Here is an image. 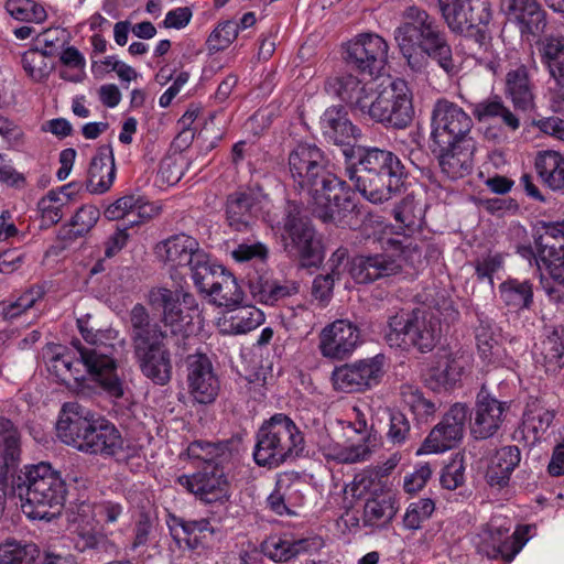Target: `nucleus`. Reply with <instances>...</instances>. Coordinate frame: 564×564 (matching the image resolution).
<instances>
[{"instance_id": "obj_1", "label": "nucleus", "mask_w": 564, "mask_h": 564, "mask_svg": "<svg viewBox=\"0 0 564 564\" xmlns=\"http://www.w3.org/2000/svg\"><path fill=\"white\" fill-rule=\"evenodd\" d=\"M327 159L315 144L300 143L289 154V172L294 185L312 198L313 213L323 221H335L351 210L350 186L327 170Z\"/></svg>"}, {"instance_id": "obj_2", "label": "nucleus", "mask_w": 564, "mask_h": 564, "mask_svg": "<svg viewBox=\"0 0 564 564\" xmlns=\"http://www.w3.org/2000/svg\"><path fill=\"white\" fill-rule=\"evenodd\" d=\"M77 326L86 341V345L79 340L72 343L78 355V360L75 361L69 352L56 354L50 361L51 369L57 376L68 372L77 380L79 370L76 366L82 364L109 397L122 398L123 382L118 377L117 362L113 358L116 345L119 341V332L113 328L96 329L89 324L88 318H78Z\"/></svg>"}, {"instance_id": "obj_3", "label": "nucleus", "mask_w": 564, "mask_h": 564, "mask_svg": "<svg viewBox=\"0 0 564 564\" xmlns=\"http://www.w3.org/2000/svg\"><path fill=\"white\" fill-rule=\"evenodd\" d=\"M345 175L372 204L388 202L400 191L408 171L397 154L373 148H344Z\"/></svg>"}, {"instance_id": "obj_4", "label": "nucleus", "mask_w": 564, "mask_h": 564, "mask_svg": "<svg viewBox=\"0 0 564 564\" xmlns=\"http://www.w3.org/2000/svg\"><path fill=\"white\" fill-rule=\"evenodd\" d=\"M400 53L413 70H421L434 61L447 74L455 70L452 47L444 28L427 11L410 6L402 12V22L394 30Z\"/></svg>"}, {"instance_id": "obj_5", "label": "nucleus", "mask_w": 564, "mask_h": 564, "mask_svg": "<svg viewBox=\"0 0 564 564\" xmlns=\"http://www.w3.org/2000/svg\"><path fill=\"white\" fill-rule=\"evenodd\" d=\"M57 437L79 452L113 457L123 451V438L116 425L105 419H94L78 402H66L56 423Z\"/></svg>"}, {"instance_id": "obj_6", "label": "nucleus", "mask_w": 564, "mask_h": 564, "mask_svg": "<svg viewBox=\"0 0 564 564\" xmlns=\"http://www.w3.org/2000/svg\"><path fill=\"white\" fill-rule=\"evenodd\" d=\"M129 316L133 355L141 373L154 384H167L172 378L173 364L172 354L165 344L166 330L152 321L142 304H135Z\"/></svg>"}, {"instance_id": "obj_7", "label": "nucleus", "mask_w": 564, "mask_h": 564, "mask_svg": "<svg viewBox=\"0 0 564 564\" xmlns=\"http://www.w3.org/2000/svg\"><path fill=\"white\" fill-rule=\"evenodd\" d=\"M19 495L25 488L23 512L34 520L51 521L61 514L66 498V484L59 473L47 463L28 467L18 476Z\"/></svg>"}, {"instance_id": "obj_8", "label": "nucleus", "mask_w": 564, "mask_h": 564, "mask_svg": "<svg viewBox=\"0 0 564 564\" xmlns=\"http://www.w3.org/2000/svg\"><path fill=\"white\" fill-rule=\"evenodd\" d=\"M305 448L303 433L284 413L264 421L256 434L253 459L263 467H279L288 458L300 456Z\"/></svg>"}, {"instance_id": "obj_9", "label": "nucleus", "mask_w": 564, "mask_h": 564, "mask_svg": "<svg viewBox=\"0 0 564 564\" xmlns=\"http://www.w3.org/2000/svg\"><path fill=\"white\" fill-rule=\"evenodd\" d=\"M441 337V322L433 313L414 310L412 313H398L388 321L386 343L392 348L421 352L433 350Z\"/></svg>"}, {"instance_id": "obj_10", "label": "nucleus", "mask_w": 564, "mask_h": 564, "mask_svg": "<svg viewBox=\"0 0 564 564\" xmlns=\"http://www.w3.org/2000/svg\"><path fill=\"white\" fill-rule=\"evenodd\" d=\"M365 115L386 127L404 129L414 117L412 94L408 83L395 78L372 96Z\"/></svg>"}, {"instance_id": "obj_11", "label": "nucleus", "mask_w": 564, "mask_h": 564, "mask_svg": "<svg viewBox=\"0 0 564 564\" xmlns=\"http://www.w3.org/2000/svg\"><path fill=\"white\" fill-rule=\"evenodd\" d=\"M150 305L161 312V323L174 336H181L184 346L189 340L193 330L192 311L196 308L193 294L184 290L155 288L149 292ZM184 350L186 347L183 348Z\"/></svg>"}, {"instance_id": "obj_12", "label": "nucleus", "mask_w": 564, "mask_h": 564, "mask_svg": "<svg viewBox=\"0 0 564 564\" xmlns=\"http://www.w3.org/2000/svg\"><path fill=\"white\" fill-rule=\"evenodd\" d=\"M387 368V357L383 354H377L335 367L332 372V383L339 392H366L382 382Z\"/></svg>"}, {"instance_id": "obj_13", "label": "nucleus", "mask_w": 564, "mask_h": 564, "mask_svg": "<svg viewBox=\"0 0 564 564\" xmlns=\"http://www.w3.org/2000/svg\"><path fill=\"white\" fill-rule=\"evenodd\" d=\"M387 251L375 254H358L350 261L349 273L359 284L373 283L402 272L404 247L399 239H388Z\"/></svg>"}, {"instance_id": "obj_14", "label": "nucleus", "mask_w": 564, "mask_h": 564, "mask_svg": "<svg viewBox=\"0 0 564 564\" xmlns=\"http://www.w3.org/2000/svg\"><path fill=\"white\" fill-rule=\"evenodd\" d=\"M300 207L288 204L283 223L284 249L292 257H297L303 267L316 265L322 260L321 242L310 223L300 217Z\"/></svg>"}, {"instance_id": "obj_15", "label": "nucleus", "mask_w": 564, "mask_h": 564, "mask_svg": "<svg viewBox=\"0 0 564 564\" xmlns=\"http://www.w3.org/2000/svg\"><path fill=\"white\" fill-rule=\"evenodd\" d=\"M471 117L458 105L445 98L437 99L431 116V138L437 147H448L453 142L473 140Z\"/></svg>"}, {"instance_id": "obj_16", "label": "nucleus", "mask_w": 564, "mask_h": 564, "mask_svg": "<svg viewBox=\"0 0 564 564\" xmlns=\"http://www.w3.org/2000/svg\"><path fill=\"white\" fill-rule=\"evenodd\" d=\"M389 45L376 33H360L345 45V61L360 73L379 75L388 63Z\"/></svg>"}, {"instance_id": "obj_17", "label": "nucleus", "mask_w": 564, "mask_h": 564, "mask_svg": "<svg viewBox=\"0 0 564 564\" xmlns=\"http://www.w3.org/2000/svg\"><path fill=\"white\" fill-rule=\"evenodd\" d=\"M323 546L324 541L321 536L304 535L292 530L272 533L260 544L261 553L272 562L280 564L315 553Z\"/></svg>"}, {"instance_id": "obj_18", "label": "nucleus", "mask_w": 564, "mask_h": 564, "mask_svg": "<svg viewBox=\"0 0 564 564\" xmlns=\"http://www.w3.org/2000/svg\"><path fill=\"white\" fill-rule=\"evenodd\" d=\"M471 412L465 403H454L424 440L417 454L444 453L463 440L465 424Z\"/></svg>"}, {"instance_id": "obj_19", "label": "nucleus", "mask_w": 564, "mask_h": 564, "mask_svg": "<svg viewBox=\"0 0 564 564\" xmlns=\"http://www.w3.org/2000/svg\"><path fill=\"white\" fill-rule=\"evenodd\" d=\"M176 484L206 503L228 501L230 485L223 465H205L193 474H183Z\"/></svg>"}, {"instance_id": "obj_20", "label": "nucleus", "mask_w": 564, "mask_h": 564, "mask_svg": "<svg viewBox=\"0 0 564 564\" xmlns=\"http://www.w3.org/2000/svg\"><path fill=\"white\" fill-rule=\"evenodd\" d=\"M510 404L495 398L482 386L476 395L470 434L475 440H487L497 434L505 422Z\"/></svg>"}, {"instance_id": "obj_21", "label": "nucleus", "mask_w": 564, "mask_h": 564, "mask_svg": "<svg viewBox=\"0 0 564 564\" xmlns=\"http://www.w3.org/2000/svg\"><path fill=\"white\" fill-rule=\"evenodd\" d=\"M360 343V330L356 324L348 319H336L322 329L318 350L327 359L344 360Z\"/></svg>"}, {"instance_id": "obj_22", "label": "nucleus", "mask_w": 564, "mask_h": 564, "mask_svg": "<svg viewBox=\"0 0 564 564\" xmlns=\"http://www.w3.org/2000/svg\"><path fill=\"white\" fill-rule=\"evenodd\" d=\"M268 203L267 195L251 189L229 194L225 207L228 226L240 232L251 230Z\"/></svg>"}, {"instance_id": "obj_23", "label": "nucleus", "mask_w": 564, "mask_h": 564, "mask_svg": "<svg viewBox=\"0 0 564 564\" xmlns=\"http://www.w3.org/2000/svg\"><path fill=\"white\" fill-rule=\"evenodd\" d=\"M441 15L452 32L463 33L469 26L488 24L491 10L488 0H447Z\"/></svg>"}, {"instance_id": "obj_24", "label": "nucleus", "mask_w": 564, "mask_h": 564, "mask_svg": "<svg viewBox=\"0 0 564 564\" xmlns=\"http://www.w3.org/2000/svg\"><path fill=\"white\" fill-rule=\"evenodd\" d=\"M509 531L510 527L492 519L474 539L477 552L491 560L501 558L507 564L511 563L521 551V544L510 541Z\"/></svg>"}, {"instance_id": "obj_25", "label": "nucleus", "mask_w": 564, "mask_h": 564, "mask_svg": "<svg viewBox=\"0 0 564 564\" xmlns=\"http://www.w3.org/2000/svg\"><path fill=\"white\" fill-rule=\"evenodd\" d=\"M325 90L350 107L366 113L375 95V84L371 80L364 82L357 76L346 73L329 77L325 82Z\"/></svg>"}, {"instance_id": "obj_26", "label": "nucleus", "mask_w": 564, "mask_h": 564, "mask_svg": "<svg viewBox=\"0 0 564 564\" xmlns=\"http://www.w3.org/2000/svg\"><path fill=\"white\" fill-rule=\"evenodd\" d=\"M507 19L518 26L522 35L541 36L547 25L546 12L538 0H501Z\"/></svg>"}, {"instance_id": "obj_27", "label": "nucleus", "mask_w": 564, "mask_h": 564, "mask_svg": "<svg viewBox=\"0 0 564 564\" xmlns=\"http://www.w3.org/2000/svg\"><path fill=\"white\" fill-rule=\"evenodd\" d=\"M187 382L191 395L202 404L215 401L219 391V380L206 355L197 354L188 358Z\"/></svg>"}, {"instance_id": "obj_28", "label": "nucleus", "mask_w": 564, "mask_h": 564, "mask_svg": "<svg viewBox=\"0 0 564 564\" xmlns=\"http://www.w3.org/2000/svg\"><path fill=\"white\" fill-rule=\"evenodd\" d=\"M199 252H205L198 241L188 235L177 234L160 241L155 246V254L171 268H185L189 270L196 262Z\"/></svg>"}, {"instance_id": "obj_29", "label": "nucleus", "mask_w": 564, "mask_h": 564, "mask_svg": "<svg viewBox=\"0 0 564 564\" xmlns=\"http://www.w3.org/2000/svg\"><path fill=\"white\" fill-rule=\"evenodd\" d=\"M438 148V163L442 172L451 180H458L471 172L475 141H455L448 147Z\"/></svg>"}, {"instance_id": "obj_30", "label": "nucleus", "mask_w": 564, "mask_h": 564, "mask_svg": "<svg viewBox=\"0 0 564 564\" xmlns=\"http://www.w3.org/2000/svg\"><path fill=\"white\" fill-rule=\"evenodd\" d=\"M503 91L516 110L530 111L535 107V84L524 64L507 72Z\"/></svg>"}, {"instance_id": "obj_31", "label": "nucleus", "mask_w": 564, "mask_h": 564, "mask_svg": "<svg viewBox=\"0 0 564 564\" xmlns=\"http://www.w3.org/2000/svg\"><path fill=\"white\" fill-rule=\"evenodd\" d=\"M22 435L15 422L0 415V473L3 477L12 476L21 464Z\"/></svg>"}, {"instance_id": "obj_32", "label": "nucleus", "mask_w": 564, "mask_h": 564, "mask_svg": "<svg viewBox=\"0 0 564 564\" xmlns=\"http://www.w3.org/2000/svg\"><path fill=\"white\" fill-rule=\"evenodd\" d=\"M167 525L174 539H182L191 550L208 546L216 533V529L206 518L186 520L171 514Z\"/></svg>"}, {"instance_id": "obj_33", "label": "nucleus", "mask_w": 564, "mask_h": 564, "mask_svg": "<svg viewBox=\"0 0 564 564\" xmlns=\"http://www.w3.org/2000/svg\"><path fill=\"white\" fill-rule=\"evenodd\" d=\"M248 285L254 301L270 306L296 295L300 291V284L295 281L265 275L250 278Z\"/></svg>"}, {"instance_id": "obj_34", "label": "nucleus", "mask_w": 564, "mask_h": 564, "mask_svg": "<svg viewBox=\"0 0 564 564\" xmlns=\"http://www.w3.org/2000/svg\"><path fill=\"white\" fill-rule=\"evenodd\" d=\"M319 124L327 141L345 148H351L350 141L360 134L359 129L351 123L348 112L343 106L327 108L321 117Z\"/></svg>"}, {"instance_id": "obj_35", "label": "nucleus", "mask_w": 564, "mask_h": 564, "mask_svg": "<svg viewBox=\"0 0 564 564\" xmlns=\"http://www.w3.org/2000/svg\"><path fill=\"white\" fill-rule=\"evenodd\" d=\"M116 178L113 151L110 145L98 148L93 156L87 177V189L93 194H102L110 189Z\"/></svg>"}, {"instance_id": "obj_36", "label": "nucleus", "mask_w": 564, "mask_h": 564, "mask_svg": "<svg viewBox=\"0 0 564 564\" xmlns=\"http://www.w3.org/2000/svg\"><path fill=\"white\" fill-rule=\"evenodd\" d=\"M469 362L470 356L464 351L443 350L436 355L435 365L430 370L431 378L442 387L453 388L462 380Z\"/></svg>"}, {"instance_id": "obj_37", "label": "nucleus", "mask_w": 564, "mask_h": 564, "mask_svg": "<svg viewBox=\"0 0 564 564\" xmlns=\"http://www.w3.org/2000/svg\"><path fill=\"white\" fill-rule=\"evenodd\" d=\"M521 451L516 445H506L496 451L487 468L486 479L491 487L508 486L511 475L520 465Z\"/></svg>"}, {"instance_id": "obj_38", "label": "nucleus", "mask_w": 564, "mask_h": 564, "mask_svg": "<svg viewBox=\"0 0 564 564\" xmlns=\"http://www.w3.org/2000/svg\"><path fill=\"white\" fill-rule=\"evenodd\" d=\"M534 170L544 186L564 194V154L555 150H542L535 154Z\"/></svg>"}, {"instance_id": "obj_39", "label": "nucleus", "mask_w": 564, "mask_h": 564, "mask_svg": "<svg viewBox=\"0 0 564 564\" xmlns=\"http://www.w3.org/2000/svg\"><path fill=\"white\" fill-rule=\"evenodd\" d=\"M264 318V313L253 305H237L228 308L219 327L224 334L241 335L258 328Z\"/></svg>"}, {"instance_id": "obj_40", "label": "nucleus", "mask_w": 564, "mask_h": 564, "mask_svg": "<svg viewBox=\"0 0 564 564\" xmlns=\"http://www.w3.org/2000/svg\"><path fill=\"white\" fill-rule=\"evenodd\" d=\"M471 112L479 122L499 119L501 126L512 132L521 126L520 118L505 105L502 98L498 95L471 104Z\"/></svg>"}, {"instance_id": "obj_41", "label": "nucleus", "mask_w": 564, "mask_h": 564, "mask_svg": "<svg viewBox=\"0 0 564 564\" xmlns=\"http://www.w3.org/2000/svg\"><path fill=\"white\" fill-rule=\"evenodd\" d=\"M376 445V436L368 435L365 437L364 443H355L348 446H343L338 443H326L325 441L323 444H319V449L326 459L340 464H355L367 460Z\"/></svg>"}, {"instance_id": "obj_42", "label": "nucleus", "mask_w": 564, "mask_h": 564, "mask_svg": "<svg viewBox=\"0 0 564 564\" xmlns=\"http://www.w3.org/2000/svg\"><path fill=\"white\" fill-rule=\"evenodd\" d=\"M536 364L541 365L546 373H555L564 367L563 326H554L547 329L536 355Z\"/></svg>"}, {"instance_id": "obj_43", "label": "nucleus", "mask_w": 564, "mask_h": 564, "mask_svg": "<svg viewBox=\"0 0 564 564\" xmlns=\"http://www.w3.org/2000/svg\"><path fill=\"white\" fill-rule=\"evenodd\" d=\"M304 496L299 484L291 482L288 478H280L267 499L268 507L278 516L295 514L294 508L302 506Z\"/></svg>"}, {"instance_id": "obj_44", "label": "nucleus", "mask_w": 564, "mask_h": 564, "mask_svg": "<svg viewBox=\"0 0 564 564\" xmlns=\"http://www.w3.org/2000/svg\"><path fill=\"white\" fill-rule=\"evenodd\" d=\"M475 328V339L479 357L487 365L500 359L501 332L492 319L479 317Z\"/></svg>"}, {"instance_id": "obj_45", "label": "nucleus", "mask_w": 564, "mask_h": 564, "mask_svg": "<svg viewBox=\"0 0 564 564\" xmlns=\"http://www.w3.org/2000/svg\"><path fill=\"white\" fill-rule=\"evenodd\" d=\"M541 62L556 85L564 88V36L549 35L538 41Z\"/></svg>"}, {"instance_id": "obj_46", "label": "nucleus", "mask_w": 564, "mask_h": 564, "mask_svg": "<svg viewBox=\"0 0 564 564\" xmlns=\"http://www.w3.org/2000/svg\"><path fill=\"white\" fill-rule=\"evenodd\" d=\"M398 512L397 501L392 496H379L366 501L362 512V525L372 531L386 529Z\"/></svg>"}, {"instance_id": "obj_47", "label": "nucleus", "mask_w": 564, "mask_h": 564, "mask_svg": "<svg viewBox=\"0 0 564 564\" xmlns=\"http://www.w3.org/2000/svg\"><path fill=\"white\" fill-rule=\"evenodd\" d=\"M191 459L202 460L205 465H224L232 457V442H207L203 440L192 442L186 449Z\"/></svg>"}, {"instance_id": "obj_48", "label": "nucleus", "mask_w": 564, "mask_h": 564, "mask_svg": "<svg viewBox=\"0 0 564 564\" xmlns=\"http://www.w3.org/2000/svg\"><path fill=\"white\" fill-rule=\"evenodd\" d=\"M499 295L511 311L530 310L533 304V285L527 280L508 279L499 285Z\"/></svg>"}, {"instance_id": "obj_49", "label": "nucleus", "mask_w": 564, "mask_h": 564, "mask_svg": "<svg viewBox=\"0 0 564 564\" xmlns=\"http://www.w3.org/2000/svg\"><path fill=\"white\" fill-rule=\"evenodd\" d=\"M195 259L196 262L189 270L192 279L198 291L209 296L220 281V276L225 275L227 271L221 265L213 264L206 252H199Z\"/></svg>"}, {"instance_id": "obj_50", "label": "nucleus", "mask_w": 564, "mask_h": 564, "mask_svg": "<svg viewBox=\"0 0 564 564\" xmlns=\"http://www.w3.org/2000/svg\"><path fill=\"white\" fill-rule=\"evenodd\" d=\"M387 417L386 440L393 447H402L412 438L411 423L405 413L398 409L383 408Z\"/></svg>"}, {"instance_id": "obj_51", "label": "nucleus", "mask_w": 564, "mask_h": 564, "mask_svg": "<svg viewBox=\"0 0 564 564\" xmlns=\"http://www.w3.org/2000/svg\"><path fill=\"white\" fill-rule=\"evenodd\" d=\"M40 549L34 543L7 539L0 543V564H34Z\"/></svg>"}, {"instance_id": "obj_52", "label": "nucleus", "mask_w": 564, "mask_h": 564, "mask_svg": "<svg viewBox=\"0 0 564 564\" xmlns=\"http://www.w3.org/2000/svg\"><path fill=\"white\" fill-rule=\"evenodd\" d=\"M400 395L402 401L410 408L417 422H427L432 419L437 410L436 404L426 399L422 391L409 383L400 387Z\"/></svg>"}, {"instance_id": "obj_53", "label": "nucleus", "mask_w": 564, "mask_h": 564, "mask_svg": "<svg viewBox=\"0 0 564 564\" xmlns=\"http://www.w3.org/2000/svg\"><path fill=\"white\" fill-rule=\"evenodd\" d=\"M209 297L215 305L230 308L241 304L243 292L237 279L227 271L225 275L220 276V281L216 284Z\"/></svg>"}, {"instance_id": "obj_54", "label": "nucleus", "mask_w": 564, "mask_h": 564, "mask_svg": "<svg viewBox=\"0 0 564 564\" xmlns=\"http://www.w3.org/2000/svg\"><path fill=\"white\" fill-rule=\"evenodd\" d=\"M4 9L20 22L41 24L47 19L45 8L35 0H6Z\"/></svg>"}, {"instance_id": "obj_55", "label": "nucleus", "mask_w": 564, "mask_h": 564, "mask_svg": "<svg viewBox=\"0 0 564 564\" xmlns=\"http://www.w3.org/2000/svg\"><path fill=\"white\" fill-rule=\"evenodd\" d=\"M45 295V290L41 285H32L25 290L14 301H4L0 303V315L4 319L19 317L29 308L33 307Z\"/></svg>"}, {"instance_id": "obj_56", "label": "nucleus", "mask_w": 564, "mask_h": 564, "mask_svg": "<svg viewBox=\"0 0 564 564\" xmlns=\"http://www.w3.org/2000/svg\"><path fill=\"white\" fill-rule=\"evenodd\" d=\"M67 194L55 191H50L37 203L39 212L41 213V223L43 227H51L57 224L64 215V208L69 203Z\"/></svg>"}, {"instance_id": "obj_57", "label": "nucleus", "mask_w": 564, "mask_h": 564, "mask_svg": "<svg viewBox=\"0 0 564 564\" xmlns=\"http://www.w3.org/2000/svg\"><path fill=\"white\" fill-rule=\"evenodd\" d=\"M393 216L397 223L408 229L421 226L423 209L413 195H406L394 208Z\"/></svg>"}, {"instance_id": "obj_58", "label": "nucleus", "mask_w": 564, "mask_h": 564, "mask_svg": "<svg viewBox=\"0 0 564 564\" xmlns=\"http://www.w3.org/2000/svg\"><path fill=\"white\" fill-rule=\"evenodd\" d=\"M554 419L553 412L545 409L530 410L524 413L521 425V434H532L533 440H539L540 436L549 429Z\"/></svg>"}, {"instance_id": "obj_59", "label": "nucleus", "mask_w": 564, "mask_h": 564, "mask_svg": "<svg viewBox=\"0 0 564 564\" xmlns=\"http://www.w3.org/2000/svg\"><path fill=\"white\" fill-rule=\"evenodd\" d=\"M239 25L236 21L226 20L219 22L207 39V46L210 52L226 50L238 36Z\"/></svg>"}, {"instance_id": "obj_60", "label": "nucleus", "mask_w": 564, "mask_h": 564, "mask_svg": "<svg viewBox=\"0 0 564 564\" xmlns=\"http://www.w3.org/2000/svg\"><path fill=\"white\" fill-rule=\"evenodd\" d=\"M435 509V503L430 498H422L411 502L403 517V525L408 530H419Z\"/></svg>"}, {"instance_id": "obj_61", "label": "nucleus", "mask_w": 564, "mask_h": 564, "mask_svg": "<svg viewBox=\"0 0 564 564\" xmlns=\"http://www.w3.org/2000/svg\"><path fill=\"white\" fill-rule=\"evenodd\" d=\"M76 547L80 552L87 550H106L109 539L102 532L96 530L91 524L78 525L75 528Z\"/></svg>"}, {"instance_id": "obj_62", "label": "nucleus", "mask_w": 564, "mask_h": 564, "mask_svg": "<svg viewBox=\"0 0 564 564\" xmlns=\"http://www.w3.org/2000/svg\"><path fill=\"white\" fill-rule=\"evenodd\" d=\"M99 217L100 212L95 205H83L70 219V231L76 237H83L95 227Z\"/></svg>"}, {"instance_id": "obj_63", "label": "nucleus", "mask_w": 564, "mask_h": 564, "mask_svg": "<svg viewBox=\"0 0 564 564\" xmlns=\"http://www.w3.org/2000/svg\"><path fill=\"white\" fill-rule=\"evenodd\" d=\"M186 159L181 154H170L160 162L159 176L169 185L176 184L184 175Z\"/></svg>"}, {"instance_id": "obj_64", "label": "nucleus", "mask_w": 564, "mask_h": 564, "mask_svg": "<svg viewBox=\"0 0 564 564\" xmlns=\"http://www.w3.org/2000/svg\"><path fill=\"white\" fill-rule=\"evenodd\" d=\"M25 73L36 82L44 79L47 72L46 55L39 50H28L21 57Z\"/></svg>"}]
</instances>
